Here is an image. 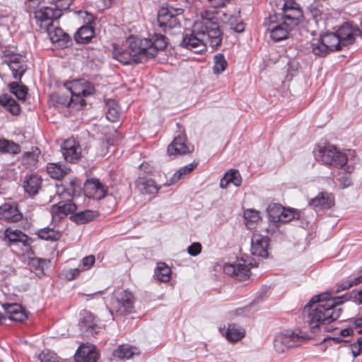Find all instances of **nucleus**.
<instances>
[{"label":"nucleus","mask_w":362,"mask_h":362,"mask_svg":"<svg viewBox=\"0 0 362 362\" xmlns=\"http://www.w3.org/2000/svg\"><path fill=\"white\" fill-rule=\"evenodd\" d=\"M245 335V329L235 324H230L225 333V337L230 342H237Z\"/></svg>","instance_id":"c756f323"},{"label":"nucleus","mask_w":362,"mask_h":362,"mask_svg":"<svg viewBox=\"0 0 362 362\" xmlns=\"http://www.w3.org/2000/svg\"><path fill=\"white\" fill-rule=\"evenodd\" d=\"M257 267V265H253L252 262H247L241 259L233 264H224L223 269L225 274L234 276L240 281H245L250 276V267Z\"/></svg>","instance_id":"9d476101"},{"label":"nucleus","mask_w":362,"mask_h":362,"mask_svg":"<svg viewBox=\"0 0 362 362\" xmlns=\"http://www.w3.org/2000/svg\"><path fill=\"white\" fill-rule=\"evenodd\" d=\"M269 238L260 234L255 233L251 239V252L253 255L267 257L268 256V247Z\"/></svg>","instance_id":"f3484780"},{"label":"nucleus","mask_w":362,"mask_h":362,"mask_svg":"<svg viewBox=\"0 0 362 362\" xmlns=\"http://www.w3.org/2000/svg\"><path fill=\"white\" fill-rule=\"evenodd\" d=\"M281 18L288 28H295L303 19V13L300 6L282 11Z\"/></svg>","instance_id":"b1692460"},{"label":"nucleus","mask_w":362,"mask_h":362,"mask_svg":"<svg viewBox=\"0 0 362 362\" xmlns=\"http://www.w3.org/2000/svg\"><path fill=\"white\" fill-rule=\"evenodd\" d=\"M7 64L12 71L13 76L16 79L21 80V78L27 69V66L24 61H20L18 62H7Z\"/></svg>","instance_id":"ea45409f"},{"label":"nucleus","mask_w":362,"mask_h":362,"mask_svg":"<svg viewBox=\"0 0 362 362\" xmlns=\"http://www.w3.org/2000/svg\"><path fill=\"white\" fill-rule=\"evenodd\" d=\"M335 204L334 197L327 192H320L309 202V205L316 211L331 209Z\"/></svg>","instance_id":"aec40b11"},{"label":"nucleus","mask_w":362,"mask_h":362,"mask_svg":"<svg viewBox=\"0 0 362 362\" xmlns=\"http://www.w3.org/2000/svg\"><path fill=\"white\" fill-rule=\"evenodd\" d=\"M95 262V257L93 255H88L81 259V264L84 269H88L94 264Z\"/></svg>","instance_id":"680f3d73"},{"label":"nucleus","mask_w":362,"mask_h":362,"mask_svg":"<svg viewBox=\"0 0 362 362\" xmlns=\"http://www.w3.org/2000/svg\"><path fill=\"white\" fill-rule=\"evenodd\" d=\"M282 211L283 212L281 215V216L279 222H288L293 219H298L300 216V212L293 209H286L283 207Z\"/></svg>","instance_id":"8fccbe9b"},{"label":"nucleus","mask_w":362,"mask_h":362,"mask_svg":"<svg viewBox=\"0 0 362 362\" xmlns=\"http://www.w3.org/2000/svg\"><path fill=\"white\" fill-rule=\"evenodd\" d=\"M244 218L245 220L246 226L248 228H252L253 227V224L257 223L260 219V215L257 211L247 209L245 211Z\"/></svg>","instance_id":"de8ad7c7"},{"label":"nucleus","mask_w":362,"mask_h":362,"mask_svg":"<svg viewBox=\"0 0 362 362\" xmlns=\"http://www.w3.org/2000/svg\"><path fill=\"white\" fill-rule=\"evenodd\" d=\"M75 362H97L98 354L91 344H82L74 356Z\"/></svg>","instance_id":"4be33fe9"},{"label":"nucleus","mask_w":362,"mask_h":362,"mask_svg":"<svg viewBox=\"0 0 362 362\" xmlns=\"http://www.w3.org/2000/svg\"><path fill=\"white\" fill-rule=\"evenodd\" d=\"M37 234L40 239L52 241L59 240L62 236L59 231L48 227L39 230Z\"/></svg>","instance_id":"a19ab883"},{"label":"nucleus","mask_w":362,"mask_h":362,"mask_svg":"<svg viewBox=\"0 0 362 362\" xmlns=\"http://www.w3.org/2000/svg\"><path fill=\"white\" fill-rule=\"evenodd\" d=\"M42 180L36 174H31L25 177L23 187L26 193L30 196L36 195L42 186Z\"/></svg>","instance_id":"cd10ccee"},{"label":"nucleus","mask_w":362,"mask_h":362,"mask_svg":"<svg viewBox=\"0 0 362 362\" xmlns=\"http://www.w3.org/2000/svg\"><path fill=\"white\" fill-rule=\"evenodd\" d=\"M80 274V269L78 268L70 269L66 272V278L72 280Z\"/></svg>","instance_id":"69168bd1"},{"label":"nucleus","mask_w":362,"mask_h":362,"mask_svg":"<svg viewBox=\"0 0 362 362\" xmlns=\"http://www.w3.org/2000/svg\"><path fill=\"white\" fill-rule=\"evenodd\" d=\"M297 7H299V5L294 0H284L282 11H284L286 9L288 10Z\"/></svg>","instance_id":"0e129e2a"},{"label":"nucleus","mask_w":362,"mask_h":362,"mask_svg":"<svg viewBox=\"0 0 362 362\" xmlns=\"http://www.w3.org/2000/svg\"><path fill=\"white\" fill-rule=\"evenodd\" d=\"M10 91L16 96L20 100H25L28 89L25 86L20 85L16 82H12L9 84Z\"/></svg>","instance_id":"c03bdc74"},{"label":"nucleus","mask_w":362,"mask_h":362,"mask_svg":"<svg viewBox=\"0 0 362 362\" xmlns=\"http://www.w3.org/2000/svg\"><path fill=\"white\" fill-rule=\"evenodd\" d=\"M72 3L73 0H52L51 4L54 9L62 13V11L67 10Z\"/></svg>","instance_id":"3c124183"},{"label":"nucleus","mask_w":362,"mask_h":362,"mask_svg":"<svg viewBox=\"0 0 362 362\" xmlns=\"http://www.w3.org/2000/svg\"><path fill=\"white\" fill-rule=\"evenodd\" d=\"M308 337L302 332L296 333L291 331H286L275 337L274 346L279 353H284L289 348L298 346L302 340L308 339Z\"/></svg>","instance_id":"6e6552de"},{"label":"nucleus","mask_w":362,"mask_h":362,"mask_svg":"<svg viewBox=\"0 0 362 362\" xmlns=\"http://www.w3.org/2000/svg\"><path fill=\"white\" fill-rule=\"evenodd\" d=\"M2 240L11 248H19L24 254L30 250L31 238L21 230L7 228L3 234Z\"/></svg>","instance_id":"39448f33"},{"label":"nucleus","mask_w":362,"mask_h":362,"mask_svg":"<svg viewBox=\"0 0 362 362\" xmlns=\"http://www.w3.org/2000/svg\"><path fill=\"white\" fill-rule=\"evenodd\" d=\"M202 249V245L198 242H195V243H193L192 244H191L187 247V252L191 256L195 257L201 253Z\"/></svg>","instance_id":"6e6d98bb"},{"label":"nucleus","mask_w":362,"mask_h":362,"mask_svg":"<svg viewBox=\"0 0 362 362\" xmlns=\"http://www.w3.org/2000/svg\"><path fill=\"white\" fill-rule=\"evenodd\" d=\"M4 308L9 316L13 315L15 313L22 310V306L18 303L4 305Z\"/></svg>","instance_id":"4d7b16f0"},{"label":"nucleus","mask_w":362,"mask_h":362,"mask_svg":"<svg viewBox=\"0 0 362 362\" xmlns=\"http://www.w3.org/2000/svg\"><path fill=\"white\" fill-rule=\"evenodd\" d=\"M171 269L164 262H158L155 269V276L162 282H168L170 279Z\"/></svg>","instance_id":"c9c22d12"},{"label":"nucleus","mask_w":362,"mask_h":362,"mask_svg":"<svg viewBox=\"0 0 362 362\" xmlns=\"http://www.w3.org/2000/svg\"><path fill=\"white\" fill-rule=\"evenodd\" d=\"M336 33L342 47L353 44L356 37L361 34L358 25L353 24L351 22L344 23Z\"/></svg>","instance_id":"4468645a"},{"label":"nucleus","mask_w":362,"mask_h":362,"mask_svg":"<svg viewBox=\"0 0 362 362\" xmlns=\"http://www.w3.org/2000/svg\"><path fill=\"white\" fill-rule=\"evenodd\" d=\"M65 87L69 90L73 97L74 101L80 107L86 105L85 97L93 93V87L84 80H75L65 83Z\"/></svg>","instance_id":"1a4fd4ad"},{"label":"nucleus","mask_w":362,"mask_h":362,"mask_svg":"<svg viewBox=\"0 0 362 362\" xmlns=\"http://www.w3.org/2000/svg\"><path fill=\"white\" fill-rule=\"evenodd\" d=\"M39 357L41 362H61L55 354L49 351H43Z\"/></svg>","instance_id":"864d4df0"},{"label":"nucleus","mask_w":362,"mask_h":362,"mask_svg":"<svg viewBox=\"0 0 362 362\" xmlns=\"http://www.w3.org/2000/svg\"><path fill=\"white\" fill-rule=\"evenodd\" d=\"M293 28H288L284 24V21L281 24H272L268 25L267 31L270 33L271 38L275 41L279 42L285 40L288 37V32Z\"/></svg>","instance_id":"bb28decb"},{"label":"nucleus","mask_w":362,"mask_h":362,"mask_svg":"<svg viewBox=\"0 0 362 362\" xmlns=\"http://www.w3.org/2000/svg\"><path fill=\"white\" fill-rule=\"evenodd\" d=\"M181 8H161L158 13L157 21L158 25L163 31L168 32L173 28L180 29L181 25L177 16L182 15Z\"/></svg>","instance_id":"0eeeda50"},{"label":"nucleus","mask_w":362,"mask_h":362,"mask_svg":"<svg viewBox=\"0 0 362 362\" xmlns=\"http://www.w3.org/2000/svg\"><path fill=\"white\" fill-rule=\"evenodd\" d=\"M320 38L329 52L334 50H341L343 48L337 33H325L322 35Z\"/></svg>","instance_id":"c85d7f7f"},{"label":"nucleus","mask_w":362,"mask_h":362,"mask_svg":"<svg viewBox=\"0 0 362 362\" xmlns=\"http://www.w3.org/2000/svg\"><path fill=\"white\" fill-rule=\"evenodd\" d=\"M107 190L106 186L95 178L88 179L84 183V194L88 198L101 199L105 196Z\"/></svg>","instance_id":"dca6fc26"},{"label":"nucleus","mask_w":362,"mask_h":362,"mask_svg":"<svg viewBox=\"0 0 362 362\" xmlns=\"http://www.w3.org/2000/svg\"><path fill=\"white\" fill-rule=\"evenodd\" d=\"M353 170H354L353 166L347 165V167L346 168V171L347 172L348 174L337 178V180L340 182V185H341V188H346L351 185V180L349 174L353 171Z\"/></svg>","instance_id":"603ef678"},{"label":"nucleus","mask_w":362,"mask_h":362,"mask_svg":"<svg viewBox=\"0 0 362 362\" xmlns=\"http://www.w3.org/2000/svg\"><path fill=\"white\" fill-rule=\"evenodd\" d=\"M42 0H25V7L28 12H32L36 9Z\"/></svg>","instance_id":"bf43d9fd"},{"label":"nucleus","mask_w":362,"mask_h":362,"mask_svg":"<svg viewBox=\"0 0 362 362\" xmlns=\"http://www.w3.org/2000/svg\"><path fill=\"white\" fill-rule=\"evenodd\" d=\"M311 49L312 52L317 57H325L326 56L329 52L327 49V47L323 43L322 40L320 37L319 39L314 40L311 43Z\"/></svg>","instance_id":"37998d69"},{"label":"nucleus","mask_w":362,"mask_h":362,"mask_svg":"<svg viewBox=\"0 0 362 362\" xmlns=\"http://www.w3.org/2000/svg\"><path fill=\"white\" fill-rule=\"evenodd\" d=\"M9 318L13 321L22 322L27 318V316L24 310L22 309L13 315L9 316Z\"/></svg>","instance_id":"e2e57ef3"},{"label":"nucleus","mask_w":362,"mask_h":362,"mask_svg":"<svg viewBox=\"0 0 362 362\" xmlns=\"http://www.w3.org/2000/svg\"><path fill=\"white\" fill-rule=\"evenodd\" d=\"M49 263V260L40 258H33L29 262V266L30 270L37 276L40 277L45 275V269L48 267Z\"/></svg>","instance_id":"2f4dec72"},{"label":"nucleus","mask_w":362,"mask_h":362,"mask_svg":"<svg viewBox=\"0 0 362 362\" xmlns=\"http://www.w3.org/2000/svg\"><path fill=\"white\" fill-rule=\"evenodd\" d=\"M107 105L108 107L106 112V117L109 121L115 122L119 118L120 115L118 104L112 101Z\"/></svg>","instance_id":"49530a36"},{"label":"nucleus","mask_w":362,"mask_h":362,"mask_svg":"<svg viewBox=\"0 0 362 362\" xmlns=\"http://www.w3.org/2000/svg\"><path fill=\"white\" fill-rule=\"evenodd\" d=\"M317 158H320L325 164L342 168L348 161L346 153L341 152L334 146H327L323 148H320L315 153Z\"/></svg>","instance_id":"423d86ee"},{"label":"nucleus","mask_w":362,"mask_h":362,"mask_svg":"<svg viewBox=\"0 0 362 362\" xmlns=\"http://www.w3.org/2000/svg\"><path fill=\"white\" fill-rule=\"evenodd\" d=\"M57 102L58 103L62 104L65 106H70V105L78 106V105H76V101H74L72 96L71 98H69L68 97H65L63 95H58Z\"/></svg>","instance_id":"052dcab7"},{"label":"nucleus","mask_w":362,"mask_h":362,"mask_svg":"<svg viewBox=\"0 0 362 362\" xmlns=\"http://www.w3.org/2000/svg\"><path fill=\"white\" fill-rule=\"evenodd\" d=\"M115 302L113 304L117 312L121 315H127L130 313L135 302L133 293L128 290H123L117 292L115 296Z\"/></svg>","instance_id":"f8f14e48"},{"label":"nucleus","mask_w":362,"mask_h":362,"mask_svg":"<svg viewBox=\"0 0 362 362\" xmlns=\"http://www.w3.org/2000/svg\"><path fill=\"white\" fill-rule=\"evenodd\" d=\"M137 186L143 193L146 194H155L160 189L153 180H139Z\"/></svg>","instance_id":"79ce46f5"},{"label":"nucleus","mask_w":362,"mask_h":362,"mask_svg":"<svg viewBox=\"0 0 362 362\" xmlns=\"http://www.w3.org/2000/svg\"><path fill=\"white\" fill-rule=\"evenodd\" d=\"M240 11L235 15H228L225 14L226 18H227L228 23L233 29L236 33H243L245 30V24L243 23L242 19L240 16Z\"/></svg>","instance_id":"e433bc0d"},{"label":"nucleus","mask_w":362,"mask_h":362,"mask_svg":"<svg viewBox=\"0 0 362 362\" xmlns=\"http://www.w3.org/2000/svg\"><path fill=\"white\" fill-rule=\"evenodd\" d=\"M344 303L343 297H331L328 293L313 296L305 306L303 313L306 322L313 333L321 326L337 320L341 313L339 308Z\"/></svg>","instance_id":"f257e3e1"},{"label":"nucleus","mask_w":362,"mask_h":362,"mask_svg":"<svg viewBox=\"0 0 362 362\" xmlns=\"http://www.w3.org/2000/svg\"><path fill=\"white\" fill-rule=\"evenodd\" d=\"M81 183L76 178L71 179L69 185H57L56 195L67 202H60L53 205L50 209V213L54 221H59L68 214L74 213L76 210V205L70 202L71 199L78 196L81 192Z\"/></svg>","instance_id":"7ed1b4c3"},{"label":"nucleus","mask_w":362,"mask_h":362,"mask_svg":"<svg viewBox=\"0 0 362 362\" xmlns=\"http://www.w3.org/2000/svg\"><path fill=\"white\" fill-rule=\"evenodd\" d=\"M353 326L358 334H362V317L356 318L354 322Z\"/></svg>","instance_id":"774afa93"},{"label":"nucleus","mask_w":362,"mask_h":362,"mask_svg":"<svg viewBox=\"0 0 362 362\" xmlns=\"http://www.w3.org/2000/svg\"><path fill=\"white\" fill-rule=\"evenodd\" d=\"M192 151L186 144V136L184 134H179L168 147V153L170 156H178L189 153Z\"/></svg>","instance_id":"5701e85b"},{"label":"nucleus","mask_w":362,"mask_h":362,"mask_svg":"<svg viewBox=\"0 0 362 362\" xmlns=\"http://www.w3.org/2000/svg\"><path fill=\"white\" fill-rule=\"evenodd\" d=\"M127 44L132 54L140 57L142 63L149 58L154 57L158 51L164 49L168 45V40L163 35L155 33L150 38H140L131 35L127 39Z\"/></svg>","instance_id":"f03ea898"},{"label":"nucleus","mask_w":362,"mask_h":362,"mask_svg":"<svg viewBox=\"0 0 362 362\" xmlns=\"http://www.w3.org/2000/svg\"><path fill=\"white\" fill-rule=\"evenodd\" d=\"M94 35V30L89 25L81 27L75 34V40L77 43L86 44L90 41Z\"/></svg>","instance_id":"473e14b6"},{"label":"nucleus","mask_w":362,"mask_h":362,"mask_svg":"<svg viewBox=\"0 0 362 362\" xmlns=\"http://www.w3.org/2000/svg\"><path fill=\"white\" fill-rule=\"evenodd\" d=\"M96 216V214L93 211L85 210L72 215L71 218L77 224H84L93 221Z\"/></svg>","instance_id":"58836bf2"},{"label":"nucleus","mask_w":362,"mask_h":362,"mask_svg":"<svg viewBox=\"0 0 362 362\" xmlns=\"http://www.w3.org/2000/svg\"><path fill=\"white\" fill-rule=\"evenodd\" d=\"M61 16L62 12L54 9L52 4L50 6H45L35 11L37 24L42 29L49 28L53 25L54 21L59 18Z\"/></svg>","instance_id":"9b49d317"},{"label":"nucleus","mask_w":362,"mask_h":362,"mask_svg":"<svg viewBox=\"0 0 362 362\" xmlns=\"http://www.w3.org/2000/svg\"><path fill=\"white\" fill-rule=\"evenodd\" d=\"M362 283V274L354 278L351 280H348L345 282H344L341 286V290H346L354 286L358 285L359 284Z\"/></svg>","instance_id":"5fc2aeb1"},{"label":"nucleus","mask_w":362,"mask_h":362,"mask_svg":"<svg viewBox=\"0 0 362 362\" xmlns=\"http://www.w3.org/2000/svg\"><path fill=\"white\" fill-rule=\"evenodd\" d=\"M282 210L283 206L280 204H270L267 209L269 219L274 222H279V221L281 220V215L282 214L283 212Z\"/></svg>","instance_id":"a18cd8bd"},{"label":"nucleus","mask_w":362,"mask_h":362,"mask_svg":"<svg viewBox=\"0 0 362 362\" xmlns=\"http://www.w3.org/2000/svg\"><path fill=\"white\" fill-rule=\"evenodd\" d=\"M18 144L6 139H0V152L4 153L18 154L21 152Z\"/></svg>","instance_id":"f704fd0d"},{"label":"nucleus","mask_w":362,"mask_h":362,"mask_svg":"<svg viewBox=\"0 0 362 362\" xmlns=\"http://www.w3.org/2000/svg\"><path fill=\"white\" fill-rule=\"evenodd\" d=\"M231 175L228 172L226 173L220 181V187L223 189L226 188L231 181Z\"/></svg>","instance_id":"338daca9"},{"label":"nucleus","mask_w":362,"mask_h":362,"mask_svg":"<svg viewBox=\"0 0 362 362\" xmlns=\"http://www.w3.org/2000/svg\"><path fill=\"white\" fill-rule=\"evenodd\" d=\"M180 46L194 53H201L206 49V42L194 28L192 33L183 35Z\"/></svg>","instance_id":"ddd939ff"},{"label":"nucleus","mask_w":362,"mask_h":362,"mask_svg":"<svg viewBox=\"0 0 362 362\" xmlns=\"http://www.w3.org/2000/svg\"><path fill=\"white\" fill-rule=\"evenodd\" d=\"M23 218L16 202H6L0 206V219L10 223H16Z\"/></svg>","instance_id":"a211bd4d"},{"label":"nucleus","mask_w":362,"mask_h":362,"mask_svg":"<svg viewBox=\"0 0 362 362\" xmlns=\"http://www.w3.org/2000/svg\"><path fill=\"white\" fill-rule=\"evenodd\" d=\"M228 63L225 59L223 54H218L214 56V73L219 74L222 73L227 67Z\"/></svg>","instance_id":"09e8293b"},{"label":"nucleus","mask_w":362,"mask_h":362,"mask_svg":"<svg viewBox=\"0 0 362 362\" xmlns=\"http://www.w3.org/2000/svg\"><path fill=\"white\" fill-rule=\"evenodd\" d=\"M64 159L69 163L78 161L81 156V151L78 143L74 138L65 140L61 146Z\"/></svg>","instance_id":"2eb2a0df"},{"label":"nucleus","mask_w":362,"mask_h":362,"mask_svg":"<svg viewBox=\"0 0 362 362\" xmlns=\"http://www.w3.org/2000/svg\"><path fill=\"white\" fill-rule=\"evenodd\" d=\"M228 175H232L230 183H233L236 187H239L241 185L242 179L238 170H230L228 171Z\"/></svg>","instance_id":"13d9d810"},{"label":"nucleus","mask_w":362,"mask_h":362,"mask_svg":"<svg viewBox=\"0 0 362 362\" xmlns=\"http://www.w3.org/2000/svg\"><path fill=\"white\" fill-rule=\"evenodd\" d=\"M197 166V163H189L181 168H180L170 178V182L165 184L169 186L170 185L174 184L181 180L184 176L190 173Z\"/></svg>","instance_id":"4c0bfd02"},{"label":"nucleus","mask_w":362,"mask_h":362,"mask_svg":"<svg viewBox=\"0 0 362 362\" xmlns=\"http://www.w3.org/2000/svg\"><path fill=\"white\" fill-rule=\"evenodd\" d=\"M137 353L136 347L128 344L120 345L113 352L114 356L121 359H129Z\"/></svg>","instance_id":"72a5a7b5"},{"label":"nucleus","mask_w":362,"mask_h":362,"mask_svg":"<svg viewBox=\"0 0 362 362\" xmlns=\"http://www.w3.org/2000/svg\"><path fill=\"white\" fill-rule=\"evenodd\" d=\"M0 105L4 107L8 112L13 115H18L21 112L19 104L8 94L0 95Z\"/></svg>","instance_id":"7c9ffc66"},{"label":"nucleus","mask_w":362,"mask_h":362,"mask_svg":"<svg viewBox=\"0 0 362 362\" xmlns=\"http://www.w3.org/2000/svg\"><path fill=\"white\" fill-rule=\"evenodd\" d=\"M78 325L81 333L85 336H92L97 332L98 326L95 317L88 311L81 313Z\"/></svg>","instance_id":"412c9836"},{"label":"nucleus","mask_w":362,"mask_h":362,"mask_svg":"<svg viewBox=\"0 0 362 362\" xmlns=\"http://www.w3.org/2000/svg\"><path fill=\"white\" fill-rule=\"evenodd\" d=\"M52 43L57 44L61 48L69 47L71 43V39L59 27H54L53 25L45 29Z\"/></svg>","instance_id":"6ab92c4d"},{"label":"nucleus","mask_w":362,"mask_h":362,"mask_svg":"<svg viewBox=\"0 0 362 362\" xmlns=\"http://www.w3.org/2000/svg\"><path fill=\"white\" fill-rule=\"evenodd\" d=\"M112 56L124 65L141 63L140 57H135L132 52L120 47H114Z\"/></svg>","instance_id":"393cba45"},{"label":"nucleus","mask_w":362,"mask_h":362,"mask_svg":"<svg viewBox=\"0 0 362 362\" xmlns=\"http://www.w3.org/2000/svg\"><path fill=\"white\" fill-rule=\"evenodd\" d=\"M47 174L54 180H61L71 173V168L62 163H49L47 165Z\"/></svg>","instance_id":"a878e982"},{"label":"nucleus","mask_w":362,"mask_h":362,"mask_svg":"<svg viewBox=\"0 0 362 362\" xmlns=\"http://www.w3.org/2000/svg\"><path fill=\"white\" fill-rule=\"evenodd\" d=\"M194 30L209 44L213 49L219 47L222 42V33L219 25L214 18H204L194 23Z\"/></svg>","instance_id":"20e7f679"}]
</instances>
